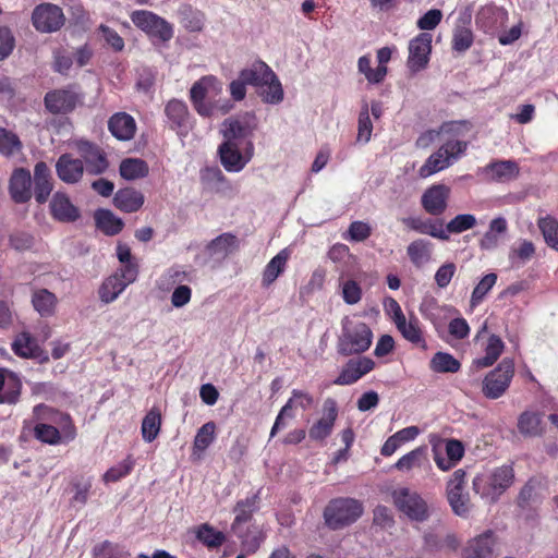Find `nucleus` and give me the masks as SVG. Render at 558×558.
Here are the masks:
<instances>
[{
	"label": "nucleus",
	"mask_w": 558,
	"mask_h": 558,
	"mask_svg": "<svg viewBox=\"0 0 558 558\" xmlns=\"http://www.w3.org/2000/svg\"><path fill=\"white\" fill-rule=\"evenodd\" d=\"M22 148L19 136L4 128H0V154L5 157L12 156Z\"/></svg>",
	"instance_id": "59"
},
{
	"label": "nucleus",
	"mask_w": 558,
	"mask_h": 558,
	"mask_svg": "<svg viewBox=\"0 0 558 558\" xmlns=\"http://www.w3.org/2000/svg\"><path fill=\"white\" fill-rule=\"evenodd\" d=\"M31 185V172L24 168L15 169L9 183V193L13 202L16 204L28 202L32 197Z\"/></svg>",
	"instance_id": "28"
},
{
	"label": "nucleus",
	"mask_w": 558,
	"mask_h": 558,
	"mask_svg": "<svg viewBox=\"0 0 558 558\" xmlns=\"http://www.w3.org/2000/svg\"><path fill=\"white\" fill-rule=\"evenodd\" d=\"M65 23L63 10L53 3L44 2L36 5L32 13V24L37 32L54 33Z\"/></svg>",
	"instance_id": "9"
},
{
	"label": "nucleus",
	"mask_w": 558,
	"mask_h": 558,
	"mask_svg": "<svg viewBox=\"0 0 558 558\" xmlns=\"http://www.w3.org/2000/svg\"><path fill=\"white\" fill-rule=\"evenodd\" d=\"M372 234V228L367 222L353 221L348 229V238L351 241L362 242L368 239Z\"/></svg>",
	"instance_id": "64"
},
{
	"label": "nucleus",
	"mask_w": 558,
	"mask_h": 558,
	"mask_svg": "<svg viewBox=\"0 0 558 558\" xmlns=\"http://www.w3.org/2000/svg\"><path fill=\"white\" fill-rule=\"evenodd\" d=\"M474 36L470 28L459 27L452 36V49L458 52L466 51L473 45Z\"/></svg>",
	"instance_id": "62"
},
{
	"label": "nucleus",
	"mask_w": 558,
	"mask_h": 558,
	"mask_svg": "<svg viewBox=\"0 0 558 558\" xmlns=\"http://www.w3.org/2000/svg\"><path fill=\"white\" fill-rule=\"evenodd\" d=\"M469 143L460 140H449L432 154L418 169V175L423 179L437 173L456 161L466 151Z\"/></svg>",
	"instance_id": "4"
},
{
	"label": "nucleus",
	"mask_w": 558,
	"mask_h": 558,
	"mask_svg": "<svg viewBox=\"0 0 558 558\" xmlns=\"http://www.w3.org/2000/svg\"><path fill=\"white\" fill-rule=\"evenodd\" d=\"M216 424L209 421L197 430L193 442V456L202 453L214 442L216 438Z\"/></svg>",
	"instance_id": "49"
},
{
	"label": "nucleus",
	"mask_w": 558,
	"mask_h": 558,
	"mask_svg": "<svg viewBox=\"0 0 558 558\" xmlns=\"http://www.w3.org/2000/svg\"><path fill=\"white\" fill-rule=\"evenodd\" d=\"M239 247L240 241L236 235L231 232H225L207 243L206 252L210 256L225 258L229 254L238 251Z\"/></svg>",
	"instance_id": "36"
},
{
	"label": "nucleus",
	"mask_w": 558,
	"mask_h": 558,
	"mask_svg": "<svg viewBox=\"0 0 558 558\" xmlns=\"http://www.w3.org/2000/svg\"><path fill=\"white\" fill-rule=\"evenodd\" d=\"M289 258L290 252L283 248L266 264L262 274L263 288H269L284 272Z\"/></svg>",
	"instance_id": "34"
},
{
	"label": "nucleus",
	"mask_w": 558,
	"mask_h": 558,
	"mask_svg": "<svg viewBox=\"0 0 558 558\" xmlns=\"http://www.w3.org/2000/svg\"><path fill=\"white\" fill-rule=\"evenodd\" d=\"M373 132V123L369 118L368 104L364 102L359 113L357 121V137L359 142L367 143L371 140Z\"/></svg>",
	"instance_id": "60"
},
{
	"label": "nucleus",
	"mask_w": 558,
	"mask_h": 558,
	"mask_svg": "<svg viewBox=\"0 0 558 558\" xmlns=\"http://www.w3.org/2000/svg\"><path fill=\"white\" fill-rule=\"evenodd\" d=\"M373 341V332L367 324L345 317L338 341V352L343 356L367 351Z\"/></svg>",
	"instance_id": "2"
},
{
	"label": "nucleus",
	"mask_w": 558,
	"mask_h": 558,
	"mask_svg": "<svg viewBox=\"0 0 558 558\" xmlns=\"http://www.w3.org/2000/svg\"><path fill=\"white\" fill-rule=\"evenodd\" d=\"M429 367L435 373H457L461 363L450 353L437 352L432 357Z\"/></svg>",
	"instance_id": "50"
},
{
	"label": "nucleus",
	"mask_w": 558,
	"mask_h": 558,
	"mask_svg": "<svg viewBox=\"0 0 558 558\" xmlns=\"http://www.w3.org/2000/svg\"><path fill=\"white\" fill-rule=\"evenodd\" d=\"M182 26L191 33H199L204 28V14L186 7L180 12Z\"/></svg>",
	"instance_id": "57"
},
{
	"label": "nucleus",
	"mask_w": 558,
	"mask_h": 558,
	"mask_svg": "<svg viewBox=\"0 0 558 558\" xmlns=\"http://www.w3.org/2000/svg\"><path fill=\"white\" fill-rule=\"evenodd\" d=\"M464 487L465 472L458 469L447 483L446 496L453 513L461 518H468L472 509L470 496L464 493Z\"/></svg>",
	"instance_id": "8"
},
{
	"label": "nucleus",
	"mask_w": 558,
	"mask_h": 558,
	"mask_svg": "<svg viewBox=\"0 0 558 558\" xmlns=\"http://www.w3.org/2000/svg\"><path fill=\"white\" fill-rule=\"evenodd\" d=\"M426 446H420L402 456L396 463L395 468L399 471H410L413 468H420L423 460L426 459Z\"/></svg>",
	"instance_id": "52"
},
{
	"label": "nucleus",
	"mask_w": 558,
	"mask_h": 558,
	"mask_svg": "<svg viewBox=\"0 0 558 558\" xmlns=\"http://www.w3.org/2000/svg\"><path fill=\"white\" fill-rule=\"evenodd\" d=\"M34 436L39 441L49 445H58L63 437L60 428L47 423H36Z\"/></svg>",
	"instance_id": "55"
},
{
	"label": "nucleus",
	"mask_w": 558,
	"mask_h": 558,
	"mask_svg": "<svg viewBox=\"0 0 558 558\" xmlns=\"http://www.w3.org/2000/svg\"><path fill=\"white\" fill-rule=\"evenodd\" d=\"M247 554L256 553L266 538V534L257 524L245 525L240 532H232Z\"/></svg>",
	"instance_id": "37"
},
{
	"label": "nucleus",
	"mask_w": 558,
	"mask_h": 558,
	"mask_svg": "<svg viewBox=\"0 0 558 558\" xmlns=\"http://www.w3.org/2000/svg\"><path fill=\"white\" fill-rule=\"evenodd\" d=\"M497 537L493 531H486L469 542L465 558H496Z\"/></svg>",
	"instance_id": "27"
},
{
	"label": "nucleus",
	"mask_w": 558,
	"mask_h": 558,
	"mask_svg": "<svg viewBox=\"0 0 558 558\" xmlns=\"http://www.w3.org/2000/svg\"><path fill=\"white\" fill-rule=\"evenodd\" d=\"M258 94L264 102L279 104L283 99V89L277 75L271 77L265 84V87L258 89Z\"/></svg>",
	"instance_id": "56"
},
{
	"label": "nucleus",
	"mask_w": 558,
	"mask_h": 558,
	"mask_svg": "<svg viewBox=\"0 0 558 558\" xmlns=\"http://www.w3.org/2000/svg\"><path fill=\"white\" fill-rule=\"evenodd\" d=\"M391 497L396 508L410 520L424 522L429 518L428 505L416 490L399 487L392 492Z\"/></svg>",
	"instance_id": "5"
},
{
	"label": "nucleus",
	"mask_w": 558,
	"mask_h": 558,
	"mask_svg": "<svg viewBox=\"0 0 558 558\" xmlns=\"http://www.w3.org/2000/svg\"><path fill=\"white\" fill-rule=\"evenodd\" d=\"M34 195L38 204H45L52 191L51 172L46 162L39 161L34 168Z\"/></svg>",
	"instance_id": "33"
},
{
	"label": "nucleus",
	"mask_w": 558,
	"mask_h": 558,
	"mask_svg": "<svg viewBox=\"0 0 558 558\" xmlns=\"http://www.w3.org/2000/svg\"><path fill=\"white\" fill-rule=\"evenodd\" d=\"M131 21L151 39L167 43L173 37L172 25L151 11L136 10L131 14Z\"/></svg>",
	"instance_id": "7"
},
{
	"label": "nucleus",
	"mask_w": 558,
	"mask_h": 558,
	"mask_svg": "<svg viewBox=\"0 0 558 558\" xmlns=\"http://www.w3.org/2000/svg\"><path fill=\"white\" fill-rule=\"evenodd\" d=\"M407 254L415 267H421L430 259L432 243L425 239L414 240L408 245Z\"/></svg>",
	"instance_id": "44"
},
{
	"label": "nucleus",
	"mask_w": 558,
	"mask_h": 558,
	"mask_svg": "<svg viewBox=\"0 0 558 558\" xmlns=\"http://www.w3.org/2000/svg\"><path fill=\"white\" fill-rule=\"evenodd\" d=\"M134 468V461L128 457L119 464L110 468L102 476L105 483H114L128 476Z\"/></svg>",
	"instance_id": "61"
},
{
	"label": "nucleus",
	"mask_w": 558,
	"mask_h": 558,
	"mask_svg": "<svg viewBox=\"0 0 558 558\" xmlns=\"http://www.w3.org/2000/svg\"><path fill=\"white\" fill-rule=\"evenodd\" d=\"M80 95L72 86L56 88L46 93L44 105L51 114H68L75 110L80 102Z\"/></svg>",
	"instance_id": "12"
},
{
	"label": "nucleus",
	"mask_w": 558,
	"mask_h": 558,
	"mask_svg": "<svg viewBox=\"0 0 558 558\" xmlns=\"http://www.w3.org/2000/svg\"><path fill=\"white\" fill-rule=\"evenodd\" d=\"M396 328L401 336L412 343L414 347L427 350V341L425 338V331L418 317L414 314H410L409 317H403L395 323Z\"/></svg>",
	"instance_id": "23"
},
{
	"label": "nucleus",
	"mask_w": 558,
	"mask_h": 558,
	"mask_svg": "<svg viewBox=\"0 0 558 558\" xmlns=\"http://www.w3.org/2000/svg\"><path fill=\"white\" fill-rule=\"evenodd\" d=\"M21 377L11 369L0 367V404H16L21 399Z\"/></svg>",
	"instance_id": "22"
},
{
	"label": "nucleus",
	"mask_w": 558,
	"mask_h": 558,
	"mask_svg": "<svg viewBox=\"0 0 558 558\" xmlns=\"http://www.w3.org/2000/svg\"><path fill=\"white\" fill-rule=\"evenodd\" d=\"M192 281V272L184 269L181 265H173L169 267L160 276L158 286L162 290H170L174 286L184 284V282Z\"/></svg>",
	"instance_id": "39"
},
{
	"label": "nucleus",
	"mask_w": 558,
	"mask_h": 558,
	"mask_svg": "<svg viewBox=\"0 0 558 558\" xmlns=\"http://www.w3.org/2000/svg\"><path fill=\"white\" fill-rule=\"evenodd\" d=\"M78 151L86 165V171L97 175L104 173L109 162L104 150L96 144L83 141L78 144Z\"/></svg>",
	"instance_id": "21"
},
{
	"label": "nucleus",
	"mask_w": 558,
	"mask_h": 558,
	"mask_svg": "<svg viewBox=\"0 0 558 558\" xmlns=\"http://www.w3.org/2000/svg\"><path fill=\"white\" fill-rule=\"evenodd\" d=\"M51 217L59 222H75L80 217V209L71 202L64 192H56L49 204Z\"/></svg>",
	"instance_id": "25"
},
{
	"label": "nucleus",
	"mask_w": 558,
	"mask_h": 558,
	"mask_svg": "<svg viewBox=\"0 0 558 558\" xmlns=\"http://www.w3.org/2000/svg\"><path fill=\"white\" fill-rule=\"evenodd\" d=\"M240 73L247 85H252L258 89L265 87L269 78L275 77V72L262 60H256L251 66L243 69Z\"/></svg>",
	"instance_id": "35"
},
{
	"label": "nucleus",
	"mask_w": 558,
	"mask_h": 558,
	"mask_svg": "<svg viewBox=\"0 0 558 558\" xmlns=\"http://www.w3.org/2000/svg\"><path fill=\"white\" fill-rule=\"evenodd\" d=\"M497 279V274L489 272L478 281L471 294L470 305L472 308L478 306L485 300L486 295L496 284Z\"/></svg>",
	"instance_id": "51"
},
{
	"label": "nucleus",
	"mask_w": 558,
	"mask_h": 558,
	"mask_svg": "<svg viewBox=\"0 0 558 558\" xmlns=\"http://www.w3.org/2000/svg\"><path fill=\"white\" fill-rule=\"evenodd\" d=\"M375 367V363L369 357H359L349 360L333 380L335 385L347 386L356 383L364 375Z\"/></svg>",
	"instance_id": "20"
},
{
	"label": "nucleus",
	"mask_w": 558,
	"mask_h": 558,
	"mask_svg": "<svg viewBox=\"0 0 558 558\" xmlns=\"http://www.w3.org/2000/svg\"><path fill=\"white\" fill-rule=\"evenodd\" d=\"M259 509V497L257 494L240 499L233 507L234 519L231 523L232 532H240L245 525L254 524V513Z\"/></svg>",
	"instance_id": "19"
},
{
	"label": "nucleus",
	"mask_w": 558,
	"mask_h": 558,
	"mask_svg": "<svg viewBox=\"0 0 558 558\" xmlns=\"http://www.w3.org/2000/svg\"><path fill=\"white\" fill-rule=\"evenodd\" d=\"M196 537L208 548H218L226 542V535L207 523L198 527Z\"/></svg>",
	"instance_id": "54"
},
{
	"label": "nucleus",
	"mask_w": 558,
	"mask_h": 558,
	"mask_svg": "<svg viewBox=\"0 0 558 558\" xmlns=\"http://www.w3.org/2000/svg\"><path fill=\"white\" fill-rule=\"evenodd\" d=\"M145 203L144 194L134 187H123L116 192L113 205L123 213L138 211Z\"/></svg>",
	"instance_id": "32"
},
{
	"label": "nucleus",
	"mask_w": 558,
	"mask_h": 558,
	"mask_svg": "<svg viewBox=\"0 0 558 558\" xmlns=\"http://www.w3.org/2000/svg\"><path fill=\"white\" fill-rule=\"evenodd\" d=\"M401 222L410 230L427 234L441 241H448L449 235L444 229L442 219H423L421 217L402 218Z\"/></svg>",
	"instance_id": "26"
},
{
	"label": "nucleus",
	"mask_w": 558,
	"mask_h": 558,
	"mask_svg": "<svg viewBox=\"0 0 558 558\" xmlns=\"http://www.w3.org/2000/svg\"><path fill=\"white\" fill-rule=\"evenodd\" d=\"M538 228L544 236L548 246L558 251V221L553 216L539 218L537 221Z\"/></svg>",
	"instance_id": "53"
},
{
	"label": "nucleus",
	"mask_w": 558,
	"mask_h": 558,
	"mask_svg": "<svg viewBox=\"0 0 558 558\" xmlns=\"http://www.w3.org/2000/svg\"><path fill=\"white\" fill-rule=\"evenodd\" d=\"M432 52V35L429 33H420L409 43V57L407 65L413 73L424 70L429 62Z\"/></svg>",
	"instance_id": "13"
},
{
	"label": "nucleus",
	"mask_w": 558,
	"mask_h": 558,
	"mask_svg": "<svg viewBox=\"0 0 558 558\" xmlns=\"http://www.w3.org/2000/svg\"><path fill=\"white\" fill-rule=\"evenodd\" d=\"M218 154L221 165L228 172H239L252 159L254 145L248 140L242 153L239 143L222 142L218 147Z\"/></svg>",
	"instance_id": "10"
},
{
	"label": "nucleus",
	"mask_w": 558,
	"mask_h": 558,
	"mask_svg": "<svg viewBox=\"0 0 558 558\" xmlns=\"http://www.w3.org/2000/svg\"><path fill=\"white\" fill-rule=\"evenodd\" d=\"M539 482L531 478L521 488L518 496V506L523 509H532L541 502Z\"/></svg>",
	"instance_id": "45"
},
{
	"label": "nucleus",
	"mask_w": 558,
	"mask_h": 558,
	"mask_svg": "<svg viewBox=\"0 0 558 558\" xmlns=\"http://www.w3.org/2000/svg\"><path fill=\"white\" fill-rule=\"evenodd\" d=\"M451 190L448 185L436 183L427 187L421 197L423 209L432 216H441L450 198Z\"/></svg>",
	"instance_id": "15"
},
{
	"label": "nucleus",
	"mask_w": 558,
	"mask_h": 558,
	"mask_svg": "<svg viewBox=\"0 0 558 558\" xmlns=\"http://www.w3.org/2000/svg\"><path fill=\"white\" fill-rule=\"evenodd\" d=\"M486 171L492 173L494 180L505 181L514 179L519 174V166L513 160H498L487 165Z\"/></svg>",
	"instance_id": "48"
},
{
	"label": "nucleus",
	"mask_w": 558,
	"mask_h": 558,
	"mask_svg": "<svg viewBox=\"0 0 558 558\" xmlns=\"http://www.w3.org/2000/svg\"><path fill=\"white\" fill-rule=\"evenodd\" d=\"M513 480L512 465H501L490 472L477 474L473 478V490L489 504H494L512 485Z\"/></svg>",
	"instance_id": "1"
},
{
	"label": "nucleus",
	"mask_w": 558,
	"mask_h": 558,
	"mask_svg": "<svg viewBox=\"0 0 558 558\" xmlns=\"http://www.w3.org/2000/svg\"><path fill=\"white\" fill-rule=\"evenodd\" d=\"M32 304L34 310L41 317H50L54 314L58 304L56 294L48 289L34 290L32 294Z\"/></svg>",
	"instance_id": "38"
},
{
	"label": "nucleus",
	"mask_w": 558,
	"mask_h": 558,
	"mask_svg": "<svg viewBox=\"0 0 558 558\" xmlns=\"http://www.w3.org/2000/svg\"><path fill=\"white\" fill-rule=\"evenodd\" d=\"M505 344L500 337L492 335L488 338L487 345L485 348V355L474 360L473 364L477 368H485L492 366L501 355Z\"/></svg>",
	"instance_id": "42"
},
{
	"label": "nucleus",
	"mask_w": 558,
	"mask_h": 558,
	"mask_svg": "<svg viewBox=\"0 0 558 558\" xmlns=\"http://www.w3.org/2000/svg\"><path fill=\"white\" fill-rule=\"evenodd\" d=\"M476 223L477 220L474 215L460 214L453 217L449 222H447L445 231L447 232L448 235L449 233L459 234L474 228Z\"/></svg>",
	"instance_id": "58"
},
{
	"label": "nucleus",
	"mask_w": 558,
	"mask_h": 558,
	"mask_svg": "<svg viewBox=\"0 0 558 558\" xmlns=\"http://www.w3.org/2000/svg\"><path fill=\"white\" fill-rule=\"evenodd\" d=\"M363 504L350 497L331 499L324 509V521L332 531L344 529L356 522L363 514Z\"/></svg>",
	"instance_id": "3"
},
{
	"label": "nucleus",
	"mask_w": 558,
	"mask_h": 558,
	"mask_svg": "<svg viewBox=\"0 0 558 558\" xmlns=\"http://www.w3.org/2000/svg\"><path fill=\"white\" fill-rule=\"evenodd\" d=\"M338 404L332 398H327L323 404V415L308 429V436L314 441H325L332 433L338 418Z\"/></svg>",
	"instance_id": "14"
},
{
	"label": "nucleus",
	"mask_w": 558,
	"mask_h": 558,
	"mask_svg": "<svg viewBox=\"0 0 558 558\" xmlns=\"http://www.w3.org/2000/svg\"><path fill=\"white\" fill-rule=\"evenodd\" d=\"M433 456L437 468L441 471H449L454 468L464 456V446L458 439L445 440L446 457L442 456L439 446L433 445Z\"/></svg>",
	"instance_id": "24"
},
{
	"label": "nucleus",
	"mask_w": 558,
	"mask_h": 558,
	"mask_svg": "<svg viewBox=\"0 0 558 558\" xmlns=\"http://www.w3.org/2000/svg\"><path fill=\"white\" fill-rule=\"evenodd\" d=\"M514 376V363L504 359L483 380L482 392L487 399H498L508 390Z\"/></svg>",
	"instance_id": "6"
},
{
	"label": "nucleus",
	"mask_w": 558,
	"mask_h": 558,
	"mask_svg": "<svg viewBox=\"0 0 558 558\" xmlns=\"http://www.w3.org/2000/svg\"><path fill=\"white\" fill-rule=\"evenodd\" d=\"M95 220L97 228L107 235L119 234L124 227L122 219L113 215L109 209H98L95 213Z\"/></svg>",
	"instance_id": "41"
},
{
	"label": "nucleus",
	"mask_w": 558,
	"mask_h": 558,
	"mask_svg": "<svg viewBox=\"0 0 558 558\" xmlns=\"http://www.w3.org/2000/svg\"><path fill=\"white\" fill-rule=\"evenodd\" d=\"M165 114L170 124L179 135H186L192 128V117L187 105L183 100L171 99L166 104Z\"/></svg>",
	"instance_id": "17"
},
{
	"label": "nucleus",
	"mask_w": 558,
	"mask_h": 558,
	"mask_svg": "<svg viewBox=\"0 0 558 558\" xmlns=\"http://www.w3.org/2000/svg\"><path fill=\"white\" fill-rule=\"evenodd\" d=\"M98 31L102 34L106 44L114 51L120 52L124 49V40L113 28L100 24Z\"/></svg>",
	"instance_id": "63"
},
{
	"label": "nucleus",
	"mask_w": 558,
	"mask_h": 558,
	"mask_svg": "<svg viewBox=\"0 0 558 558\" xmlns=\"http://www.w3.org/2000/svg\"><path fill=\"white\" fill-rule=\"evenodd\" d=\"M33 417L37 423L58 425L62 432L63 439L66 441H71L76 437V427L68 413L41 403L34 407Z\"/></svg>",
	"instance_id": "11"
},
{
	"label": "nucleus",
	"mask_w": 558,
	"mask_h": 558,
	"mask_svg": "<svg viewBox=\"0 0 558 558\" xmlns=\"http://www.w3.org/2000/svg\"><path fill=\"white\" fill-rule=\"evenodd\" d=\"M518 430L523 436L536 437L544 432L542 415L537 412L524 411L518 418Z\"/></svg>",
	"instance_id": "40"
},
{
	"label": "nucleus",
	"mask_w": 558,
	"mask_h": 558,
	"mask_svg": "<svg viewBox=\"0 0 558 558\" xmlns=\"http://www.w3.org/2000/svg\"><path fill=\"white\" fill-rule=\"evenodd\" d=\"M108 130L118 141H131L137 130L136 121L124 111L116 112L108 120Z\"/></svg>",
	"instance_id": "29"
},
{
	"label": "nucleus",
	"mask_w": 558,
	"mask_h": 558,
	"mask_svg": "<svg viewBox=\"0 0 558 558\" xmlns=\"http://www.w3.org/2000/svg\"><path fill=\"white\" fill-rule=\"evenodd\" d=\"M59 179L68 184L77 183L84 173V162L73 158L70 154H63L56 163Z\"/></svg>",
	"instance_id": "30"
},
{
	"label": "nucleus",
	"mask_w": 558,
	"mask_h": 558,
	"mask_svg": "<svg viewBox=\"0 0 558 558\" xmlns=\"http://www.w3.org/2000/svg\"><path fill=\"white\" fill-rule=\"evenodd\" d=\"M223 142L239 143V141L252 136L256 124L247 119L229 118L223 121Z\"/></svg>",
	"instance_id": "31"
},
{
	"label": "nucleus",
	"mask_w": 558,
	"mask_h": 558,
	"mask_svg": "<svg viewBox=\"0 0 558 558\" xmlns=\"http://www.w3.org/2000/svg\"><path fill=\"white\" fill-rule=\"evenodd\" d=\"M218 83L214 75H206L196 81L190 89V99L196 110L202 117H210L213 114V106L205 102V98L210 89L216 87Z\"/></svg>",
	"instance_id": "18"
},
{
	"label": "nucleus",
	"mask_w": 558,
	"mask_h": 558,
	"mask_svg": "<svg viewBox=\"0 0 558 558\" xmlns=\"http://www.w3.org/2000/svg\"><path fill=\"white\" fill-rule=\"evenodd\" d=\"M128 284L113 274L106 278L99 287L98 294L101 302L109 304L113 302L125 289Z\"/></svg>",
	"instance_id": "46"
},
{
	"label": "nucleus",
	"mask_w": 558,
	"mask_h": 558,
	"mask_svg": "<svg viewBox=\"0 0 558 558\" xmlns=\"http://www.w3.org/2000/svg\"><path fill=\"white\" fill-rule=\"evenodd\" d=\"M120 175L126 180L142 179L148 175L147 162L140 158L123 159L119 167Z\"/></svg>",
	"instance_id": "43"
},
{
	"label": "nucleus",
	"mask_w": 558,
	"mask_h": 558,
	"mask_svg": "<svg viewBox=\"0 0 558 558\" xmlns=\"http://www.w3.org/2000/svg\"><path fill=\"white\" fill-rule=\"evenodd\" d=\"M161 427V413L156 407L151 408L144 416L142 422V436L147 442L155 440Z\"/></svg>",
	"instance_id": "47"
},
{
	"label": "nucleus",
	"mask_w": 558,
	"mask_h": 558,
	"mask_svg": "<svg viewBox=\"0 0 558 558\" xmlns=\"http://www.w3.org/2000/svg\"><path fill=\"white\" fill-rule=\"evenodd\" d=\"M11 349L22 359H36L39 363L49 361L48 353L39 347L37 339L28 331L19 332L11 343Z\"/></svg>",
	"instance_id": "16"
}]
</instances>
